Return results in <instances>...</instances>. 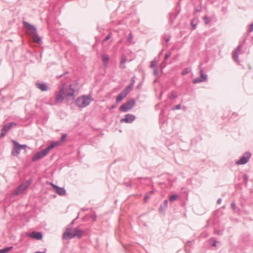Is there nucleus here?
Masks as SVG:
<instances>
[{
    "label": "nucleus",
    "mask_w": 253,
    "mask_h": 253,
    "mask_svg": "<svg viewBox=\"0 0 253 253\" xmlns=\"http://www.w3.org/2000/svg\"><path fill=\"white\" fill-rule=\"evenodd\" d=\"M83 234V231L81 229L76 228H67L63 234V238L64 239H71L77 237L80 239L82 237Z\"/></svg>",
    "instance_id": "obj_1"
},
{
    "label": "nucleus",
    "mask_w": 253,
    "mask_h": 253,
    "mask_svg": "<svg viewBox=\"0 0 253 253\" xmlns=\"http://www.w3.org/2000/svg\"><path fill=\"white\" fill-rule=\"evenodd\" d=\"M59 144V142H52L47 148L37 152L34 156H33L32 157V161L33 162H35L39 159H42L47 155L51 149Z\"/></svg>",
    "instance_id": "obj_2"
},
{
    "label": "nucleus",
    "mask_w": 253,
    "mask_h": 253,
    "mask_svg": "<svg viewBox=\"0 0 253 253\" xmlns=\"http://www.w3.org/2000/svg\"><path fill=\"white\" fill-rule=\"evenodd\" d=\"M23 24L24 26L26 28L27 30L29 31V33L32 35L33 42L39 44L40 43L41 40L37 34L36 27L26 21H23Z\"/></svg>",
    "instance_id": "obj_3"
},
{
    "label": "nucleus",
    "mask_w": 253,
    "mask_h": 253,
    "mask_svg": "<svg viewBox=\"0 0 253 253\" xmlns=\"http://www.w3.org/2000/svg\"><path fill=\"white\" fill-rule=\"evenodd\" d=\"M93 99L89 95H84L78 97L75 100V103L79 108H84L88 106Z\"/></svg>",
    "instance_id": "obj_4"
},
{
    "label": "nucleus",
    "mask_w": 253,
    "mask_h": 253,
    "mask_svg": "<svg viewBox=\"0 0 253 253\" xmlns=\"http://www.w3.org/2000/svg\"><path fill=\"white\" fill-rule=\"evenodd\" d=\"M32 179H30L20 184L16 190L13 192L12 195L14 196L24 192L32 184Z\"/></svg>",
    "instance_id": "obj_5"
},
{
    "label": "nucleus",
    "mask_w": 253,
    "mask_h": 253,
    "mask_svg": "<svg viewBox=\"0 0 253 253\" xmlns=\"http://www.w3.org/2000/svg\"><path fill=\"white\" fill-rule=\"evenodd\" d=\"M135 100L133 98L128 99L126 103H123L119 108L120 111L126 112L130 110L134 106Z\"/></svg>",
    "instance_id": "obj_6"
},
{
    "label": "nucleus",
    "mask_w": 253,
    "mask_h": 253,
    "mask_svg": "<svg viewBox=\"0 0 253 253\" xmlns=\"http://www.w3.org/2000/svg\"><path fill=\"white\" fill-rule=\"evenodd\" d=\"M251 156L252 154L250 152H245L241 158L236 162V164L238 165L246 164L249 162Z\"/></svg>",
    "instance_id": "obj_7"
},
{
    "label": "nucleus",
    "mask_w": 253,
    "mask_h": 253,
    "mask_svg": "<svg viewBox=\"0 0 253 253\" xmlns=\"http://www.w3.org/2000/svg\"><path fill=\"white\" fill-rule=\"evenodd\" d=\"M16 125L17 124L14 122L8 123L4 125L1 130L0 138L4 137L6 132L10 130L12 126H16Z\"/></svg>",
    "instance_id": "obj_8"
},
{
    "label": "nucleus",
    "mask_w": 253,
    "mask_h": 253,
    "mask_svg": "<svg viewBox=\"0 0 253 253\" xmlns=\"http://www.w3.org/2000/svg\"><path fill=\"white\" fill-rule=\"evenodd\" d=\"M78 84H73L69 85V91L67 93L66 96L68 100L74 99L75 98L74 93L75 90L77 88Z\"/></svg>",
    "instance_id": "obj_9"
},
{
    "label": "nucleus",
    "mask_w": 253,
    "mask_h": 253,
    "mask_svg": "<svg viewBox=\"0 0 253 253\" xmlns=\"http://www.w3.org/2000/svg\"><path fill=\"white\" fill-rule=\"evenodd\" d=\"M248 34H247L245 36V39L243 41V43L239 44L238 45V46L237 47L236 49H235V50L233 52V57L234 60L236 62L238 61V56H239V52L241 51L242 48L243 47V45L244 43H245L246 40V38L248 37Z\"/></svg>",
    "instance_id": "obj_10"
},
{
    "label": "nucleus",
    "mask_w": 253,
    "mask_h": 253,
    "mask_svg": "<svg viewBox=\"0 0 253 253\" xmlns=\"http://www.w3.org/2000/svg\"><path fill=\"white\" fill-rule=\"evenodd\" d=\"M200 77L196 78L193 80L194 84H198L201 82H206L207 81V75L204 74L203 71L201 69L200 71Z\"/></svg>",
    "instance_id": "obj_11"
},
{
    "label": "nucleus",
    "mask_w": 253,
    "mask_h": 253,
    "mask_svg": "<svg viewBox=\"0 0 253 253\" xmlns=\"http://www.w3.org/2000/svg\"><path fill=\"white\" fill-rule=\"evenodd\" d=\"M135 120V116L132 114H127L120 120L121 123H132Z\"/></svg>",
    "instance_id": "obj_12"
},
{
    "label": "nucleus",
    "mask_w": 253,
    "mask_h": 253,
    "mask_svg": "<svg viewBox=\"0 0 253 253\" xmlns=\"http://www.w3.org/2000/svg\"><path fill=\"white\" fill-rule=\"evenodd\" d=\"M129 92V91H128L125 88L117 96L116 100V103H118L121 102L124 98L127 96Z\"/></svg>",
    "instance_id": "obj_13"
},
{
    "label": "nucleus",
    "mask_w": 253,
    "mask_h": 253,
    "mask_svg": "<svg viewBox=\"0 0 253 253\" xmlns=\"http://www.w3.org/2000/svg\"><path fill=\"white\" fill-rule=\"evenodd\" d=\"M29 236L33 239L41 240L42 239V235L41 232L33 231L31 233L29 234Z\"/></svg>",
    "instance_id": "obj_14"
},
{
    "label": "nucleus",
    "mask_w": 253,
    "mask_h": 253,
    "mask_svg": "<svg viewBox=\"0 0 253 253\" xmlns=\"http://www.w3.org/2000/svg\"><path fill=\"white\" fill-rule=\"evenodd\" d=\"M37 87L42 91L47 90L48 87L45 84L36 83Z\"/></svg>",
    "instance_id": "obj_15"
},
{
    "label": "nucleus",
    "mask_w": 253,
    "mask_h": 253,
    "mask_svg": "<svg viewBox=\"0 0 253 253\" xmlns=\"http://www.w3.org/2000/svg\"><path fill=\"white\" fill-rule=\"evenodd\" d=\"M109 60V56L108 55L103 54L102 55V61L105 67H107L108 66Z\"/></svg>",
    "instance_id": "obj_16"
},
{
    "label": "nucleus",
    "mask_w": 253,
    "mask_h": 253,
    "mask_svg": "<svg viewBox=\"0 0 253 253\" xmlns=\"http://www.w3.org/2000/svg\"><path fill=\"white\" fill-rule=\"evenodd\" d=\"M56 193L60 196H63L66 194V191L64 188L58 187L56 189Z\"/></svg>",
    "instance_id": "obj_17"
},
{
    "label": "nucleus",
    "mask_w": 253,
    "mask_h": 253,
    "mask_svg": "<svg viewBox=\"0 0 253 253\" xmlns=\"http://www.w3.org/2000/svg\"><path fill=\"white\" fill-rule=\"evenodd\" d=\"M135 77H133L131 78V83L128 85H127L126 87H125V88L126 89H127L128 91H130V90H131L134 84V83H135V79H134Z\"/></svg>",
    "instance_id": "obj_18"
},
{
    "label": "nucleus",
    "mask_w": 253,
    "mask_h": 253,
    "mask_svg": "<svg viewBox=\"0 0 253 253\" xmlns=\"http://www.w3.org/2000/svg\"><path fill=\"white\" fill-rule=\"evenodd\" d=\"M64 100L63 96L57 93L55 97V101L57 103H62Z\"/></svg>",
    "instance_id": "obj_19"
},
{
    "label": "nucleus",
    "mask_w": 253,
    "mask_h": 253,
    "mask_svg": "<svg viewBox=\"0 0 253 253\" xmlns=\"http://www.w3.org/2000/svg\"><path fill=\"white\" fill-rule=\"evenodd\" d=\"M13 249L12 246L7 247L2 249H0V253H7Z\"/></svg>",
    "instance_id": "obj_20"
},
{
    "label": "nucleus",
    "mask_w": 253,
    "mask_h": 253,
    "mask_svg": "<svg viewBox=\"0 0 253 253\" xmlns=\"http://www.w3.org/2000/svg\"><path fill=\"white\" fill-rule=\"evenodd\" d=\"M14 146L17 147L18 150H21L22 148H25L26 147V145L20 144L19 143H18L16 141H14Z\"/></svg>",
    "instance_id": "obj_21"
},
{
    "label": "nucleus",
    "mask_w": 253,
    "mask_h": 253,
    "mask_svg": "<svg viewBox=\"0 0 253 253\" xmlns=\"http://www.w3.org/2000/svg\"><path fill=\"white\" fill-rule=\"evenodd\" d=\"M191 71V67H187L184 69V70L181 72V75L183 76L186 75L187 74L189 73Z\"/></svg>",
    "instance_id": "obj_22"
},
{
    "label": "nucleus",
    "mask_w": 253,
    "mask_h": 253,
    "mask_svg": "<svg viewBox=\"0 0 253 253\" xmlns=\"http://www.w3.org/2000/svg\"><path fill=\"white\" fill-rule=\"evenodd\" d=\"M178 196L177 194H172L169 197V201L170 202H173L176 200Z\"/></svg>",
    "instance_id": "obj_23"
},
{
    "label": "nucleus",
    "mask_w": 253,
    "mask_h": 253,
    "mask_svg": "<svg viewBox=\"0 0 253 253\" xmlns=\"http://www.w3.org/2000/svg\"><path fill=\"white\" fill-rule=\"evenodd\" d=\"M126 57L125 55H123L122 56L121 62H120V66L122 68H124L125 67V66L124 65L125 63L126 62Z\"/></svg>",
    "instance_id": "obj_24"
},
{
    "label": "nucleus",
    "mask_w": 253,
    "mask_h": 253,
    "mask_svg": "<svg viewBox=\"0 0 253 253\" xmlns=\"http://www.w3.org/2000/svg\"><path fill=\"white\" fill-rule=\"evenodd\" d=\"M14 151L13 150L11 152L12 155L13 156H18L20 153V150L17 149V147L14 146Z\"/></svg>",
    "instance_id": "obj_25"
},
{
    "label": "nucleus",
    "mask_w": 253,
    "mask_h": 253,
    "mask_svg": "<svg viewBox=\"0 0 253 253\" xmlns=\"http://www.w3.org/2000/svg\"><path fill=\"white\" fill-rule=\"evenodd\" d=\"M177 93L174 91H172L171 92V94L169 96V98L170 99H173L176 98H177Z\"/></svg>",
    "instance_id": "obj_26"
},
{
    "label": "nucleus",
    "mask_w": 253,
    "mask_h": 253,
    "mask_svg": "<svg viewBox=\"0 0 253 253\" xmlns=\"http://www.w3.org/2000/svg\"><path fill=\"white\" fill-rule=\"evenodd\" d=\"M231 208L235 212H237L238 209L237 208L235 202H232L231 204Z\"/></svg>",
    "instance_id": "obj_27"
},
{
    "label": "nucleus",
    "mask_w": 253,
    "mask_h": 253,
    "mask_svg": "<svg viewBox=\"0 0 253 253\" xmlns=\"http://www.w3.org/2000/svg\"><path fill=\"white\" fill-rule=\"evenodd\" d=\"M204 20L205 21V24L206 25L210 23V22L211 21L210 18H209V17H208L207 16H204Z\"/></svg>",
    "instance_id": "obj_28"
},
{
    "label": "nucleus",
    "mask_w": 253,
    "mask_h": 253,
    "mask_svg": "<svg viewBox=\"0 0 253 253\" xmlns=\"http://www.w3.org/2000/svg\"><path fill=\"white\" fill-rule=\"evenodd\" d=\"M211 246L213 247L216 246V244L218 243L214 238L211 239Z\"/></svg>",
    "instance_id": "obj_29"
},
{
    "label": "nucleus",
    "mask_w": 253,
    "mask_h": 253,
    "mask_svg": "<svg viewBox=\"0 0 253 253\" xmlns=\"http://www.w3.org/2000/svg\"><path fill=\"white\" fill-rule=\"evenodd\" d=\"M191 25L192 26V29H195L196 28V26H197V23L196 22H195V20H193L191 22Z\"/></svg>",
    "instance_id": "obj_30"
},
{
    "label": "nucleus",
    "mask_w": 253,
    "mask_h": 253,
    "mask_svg": "<svg viewBox=\"0 0 253 253\" xmlns=\"http://www.w3.org/2000/svg\"><path fill=\"white\" fill-rule=\"evenodd\" d=\"M65 93V89L63 87L60 88L59 91L58 92V94L62 95L63 96V94Z\"/></svg>",
    "instance_id": "obj_31"
},
{
    "label": "nucleus",
    "mask_w": 253,
    "mask_h": 253,
    "mask_svg": "<svg viewBox=\"0 0 253 253\" xmlns=\"http://www.w3.org/2000/svg\"><path fill=\"white\" fill-rule=\"evenodd\" d=\"M166 208H165V207L163 205H160L159 211L160 212H164L165 211Z\"/></svg>",
    "instance_id": "obj_32"
},
{
    "label": "nucleus",
    "mask_w": 253,
    "mask_h": 253,
    "mask_svg": "<svg viewBox=\"0 0 253 253\" xmlns=\"http://www.w3.org/2000/svg\"><path fill=\"white\" fill-rule=\"evenodd\" d=\"M67 136V134H62L61 138H60V140L59 141V143H60V142H63L64 141V140L65 139L66 137Z\"/></svg>",
    "instance_id": "obj_33"
},
{
    "label": "nucleus",
    "mask_w": 253,
    "mask_h": 253,
    "mask_svg": "<svg viewBox=\"0 0 253 253\" xmlns=\"http://www.w3.org/2000/svg\"><path fill=\"white\" fill-rule=\"evenodd\" d=\"M132 40V35L131 33H129L127 37V41L129 42H131Z\"/></svg>",
    "instance_id": "obj_34"
},
{
    "label": "nucleus",
    "mask_w": 253,
    "mask_h": 253,
    "mask_svg": "<svg viewBox=\"0 0 253 253\" xmlns=\"http://www.w3.org/2000/svg\"><path fill=\"white\" fill-rule=\"evenodd\" d=\"M150 67L153 69L157 68L156 65L155 64V62L154 61H152L151 62Z\"/></svg>",
    "instance_id": "obj_35"
},
{
    "label": "nucleus",
    "mask_w": 253,
    "mask_h": 253,
    "mask_svg": "<svg viewBox=\"0 0 253 253\" xmlns=\"http://www.w3.org/2000/svg\"><path fill=\"white\" fill-rule=\"evenodd\" d=\"M110 38H111V35H110V34H108V35H107V36H106V37L105 38V39L103 40V42H105L107 41H108V40H109Z\"/></svg>",
    "instance_id": "obj_36"
},
{
    "label": "nucleus",
    "mask_w": 253,
    "mask_h": 253,
    "mask_svg": "<svg viewBox=\"0 0 253 253\" xmlns=\"http://www.w3.org/2000/svg\"><path fill=\"white\" fill-rule=\"evenodd\" d=\"M171 55V53L170 52H167L165 55V60L167 59Z\"/></svg>",
    "instance_id": "obj_37"
},
{
    "label": "nucleus",
    "mask_w": 253,
    "mask_h": 253,
    "mask_svg": "<svg viewBox=\"0 0 253 253\" xmlns=\"http://www.w3.org/2000/svg\"><path fill=\"white\" fill-rule=\"evenodd\" d=\"M253 31V23L250 25V27L248 30V32L249 33H251Z\"/></svg>",
    "instance_id": "obj_38"
},
{
    "label": "nucleus",
    "mask_w": 253,
    "mask_h": 253,
    "mask_svg": "<svg viewBox=\"0 0 253 253\" xmlns=\"http://www.w3.org/2000/svg\"><path fill=\"white\" fill-rule=\"evenodd\" d=\"M214 233L215 234H218V235H221L223 233V231L222 230H215L214 231Z\"/></svg>",
    "instance_id": "obj_39"
},
{
    "label": "nucleus",
    "mask_w": 253,
    "mask_h": 253,
    "mask_svg": "<svg viewBox=\"0 0 253 253\" xmlns=\"http://www.w3.org/2000/svg\"><path fill=\"white\" fill-rule=\"evenodd\" d=\"M153 74L156 76L158 75V71L157 68L153 69Z\"/></svg>",
    "instance_id": "obj_40"
},
{
    "label": "nucleus",
    "mask_w": 253,
    "mask_h": 253,
    "mask_svg": "<svg viewBox=\"0 0 253 253\" xmlns=\"http://www.w3.org/2000/svg\"><path fill=\"white\" fill-rule=\"evenodd\" d=\"M181 106L180 104H177L175 105L174 108H172V110H178L180 109Z\"/></svg>",
    "instance_id": "obj_41"
},
{
    "label": "nucleus",
    "mask_w": 253,
    "mask_h": 253,
    "mask_svg": "<svg viewBox=\"0 0 253 253\" xmlns=\"http://www.w3.org/2000/svg\"><path fill=\"white\" fill-rule=\"evenodd\" d=\"M243 178H244V180L245 181V182H247V181L248 180L249 177H248V175H247L246 174H245L243 175Z\"/></svg>",
    "instance_id": "obj_42"
},
{
    "label": "nucleus",
    "mask_w": 253,
    "mask_h": 253,
    "mask_svg": "<svg viewBox=\"0 0 253 253\" xmlns=\"http://www.w3.org/2000/svg\"><path fill=\"white\" fill-rule=\"evenodd\" d=\"M168 200H165L164 202V205H163V206L165 207V208H167L168 207Z\"/></svg>",
    "instance_id": "obj_43"
},
{
    "label": "nucleus",
    "mask_w": 253,
    "mask_h": 253,
    "mask_svg": "<svg viewBox=\"0 0 253 253\" xmlns=\"http://www.w3.org/2000/svg\"><path fill=\"white\" fill-rule=\"evenodd\" d=\"M149 196L148 195V194H147L144 197V203H146L147 201V200L149 198Z\"/></svg>",
    "instance_id": "obj_44"
},
{
    "label": "nucleus",
    "mask_w": 253,
    "mask_h": 253,
    "mask_svg": "<svg viewBox=\"0 0 253 253\" xmlns=\"http://www.w3.org/2000/svg\"><path fill=\"white\" fill-rule=\"evenodd\" d=\"M118 103H116V102L115 103L112 105V106L110 107V109H113L116 107Z\"/></svg>",
    "instance_id": "obj_45"
},
{
    "label": "nucleus",
    "mask_w": 253,
    "mask_h": 253,
    "mask_svg": "<svg viewBox=\"0 0 253 253\" xmlns=\"http://www.w3.org/2000/svg\"><path fill=\"white\" fill-rule=\"evenodd\" d=\"M50 185H51L52 186V187L54 189H55V190L57 188V187H59V186H57V185H56L54 184H53V183H50Z\"/></svg>",
    "instance_id": "obj_46"
},
{
    "label": "nucleus",
    "mask_w": 253,
    "mask_h": 253,
    "mask_svg": "<svg viewBox=\"0 0 253 253\" xmlns=\"http://www.w3.org/2000/svg\"><path fill=\"white\" fill-rule=\"evenodd\" d=\"M50 185H51L52 186V187L54 189H55V190L57 188V187H59V186H57V185H56L54 184H53V183H50Z\"/></svg>",
    "instance_id": "obj_47"
},
{
    "label": "nucleus",
    "mask_w": 253,
    "mask_h": 253,
    "mask_svg": "<svg viewBox=\"0 0 253 253\" xmlns=\"http://www.w3.org/2000/svg\"><path fill=\"white\" fill-rule=\"evenodd\" d=\"M90 217H91V219H92V220H96V216H95V215H91L90 216Z\"/></svg>",
    "instance_id": "obj_48"
},
{
    "label": "nucleus",
    "mask_w": 253,
    "mask_h": 253,
    "mask_svg": "<svg viewBox=\"0 0 253 253\" xmlns=\"http://www.w3.org/2000/svg\"><path fill=\"white\" fill-rule=\"evenodd\" d=\"M221 198H219L217 201V203L218 204H220L221 202Z\"/></svg>",
    "instance_id": "obj_49"
},
{
    "label": "nucleus",
    "mask_w": 253,
    "mask_h": 253,
    "mask_svg": "<svg viewBox=\"0 0 253 253\" xmlns=\"http://www.w3.org/2000/svg\"><path fill=\"white\" fill-rule=\"evenodd\" d=\"M169 40H170V37H169V38L166 39V42H169Z\"/></svg>",
    "instance_id": "obj_50"
},
{
    "label": "nucleus",
    "mask_w": 253,
    "mask_h": 253,
    "mask_svg": "<svg viewBox=\"0 0 253 253\" xmlns=\"http://www.w3.org/2000/svg\"><path fill=\"white\" fill-rule=\"evenodd\" d=\"M153 193H154L153 191H150L147 194H148V195L149 196L150 195L152 194Z\"/></svg>",
    "instance_id": "obj_51"
},
{
    "label": "nucleus",
    "mask_w": 253,
    "mask_h": 253,
    "mask_svg": "<svg viewBox=\"0 0 253 253\" xmlns=\"http://www.w3.org/2000/svg\"><path fill=\"white\" fill-rule=\"evenodd\" d=\"M200 10H201V9H200V8H196V9H195V12H199V11H200Z\"/></svg>",
    "instance_id": "obj_52"
},
{
    "label": "nucleus",
    "mask_w": 253,
    "mask_h": 253,
    "mask_svg": "<svg viewBox=\"0 0 253 253\" xmlns=\"http://www.w3.org/2000/svg\"><path fill=\"white\" fill-rule=\"evenodd\" d=\"M35 253H45V252H40V251H38V252H35Z\"/></svg>",
    "instance_id": "obj_53"
},
{
    "label": "nucleus",
    "mask_w": 253,
    "mask_h": 253,
    "mask_svg": "<svg viewBox=\"0 0 253 253\" xmlns=\"http://www.w3.org/2000/svg\"><path fill=\"white\" fill-rule=\"evenodd\" d=\"M62 76V75H61V76H60L59 77V78H60V77H61Z\"/></svg>",
    "instance_id": "obj_54"
}]
</instances>
